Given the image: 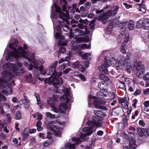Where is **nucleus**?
Wrapping results in <instances>:
<instances>
[{"mask_svg":"<svg viewBox=\"0 0 149 149\" xmlns=\"http://www.w3.org/2000/svg\"><path fill=\"white\" fill-rule=\"evenodd\" d=\"M10 47L12 49L13 51L8 53V55L6 58V60L8 61L12 62V59L14 58L16 59H23L24 58L27 59L29 61L33 64L34 66L30 65L29 68L31 70L34 67L36 70H38V67L35 64H36V61L34 58V54L30 53L29 52H25V50L27 49L28 47L26 44L23 45V48L20 46H17L15 43L10 45Z\"/></svg>","mask_w":149,"mask_h":149,"instance_id":"nucleus-1","label":"nucleus"},{"mask_svg":"<svg viewBox=\"0 0 149 149\" xmlns=\"http://www.w3.org/2000/svg\"><path fill=\"white\" fill-rule=\"evenodd\" d=\"M17 63L18 66L15 64L7 63L3 65V69L4 71L2 73V75L3 76L2 79L0 78V88H4L6 83L4 79L5 78H12L15 76H18L19 73L17 71L19 68H20V72L24 73L25 72L24 69L21 67L22 64L20 61H17Z\"/></svg>","mask_w":149,"mask_h":149,"instance_id":"nucleus-2","label":"nucleus"},{"mask_svg":"<svg viewBox=\"0 0 149 149\" xmlns=\"http://www.w3.org/2000/svg\"><path fill=\"white\" fill-rule=\"evenodd\" d=\"M94 114L95 116L93 117V121H88L87 122L89 127H85L82 129V132L85 133L82 134H85L86 138L87 136L90 135L93 133V129L94 127H98L102 126V124L99 121L103 120L104 117L106 116L105 113L100 111H95Z\"/></svg>","mask_w":149,"mask_h":149,"instance_id":"nucleus-3","label":"nucleus"},{"mask_svg":"<svg viewBox=\"0 0 149 149\" xmlns=\"http://www.w3.org/2000/svg\"><path fill=\"white\" fill-rule=\"evenodd\" d=\"M57 64V61H56L49 67V72L47 74L48 75H50L53 71L50 77V80L54 85L62 84L63 83V79L61 77H60L62 74V72H58L56 71V67Z\"/></svg>","mask_w":149,"mask_h":149,"instance_id":"nucleus-4","label":"nucleus"},{"mask_svg":"<svg viewBox=\"0 0 149 149\" xmlns=\"http://www.w3.org/2000/svg\"><path fill=\"white\" fill-rule=\"evenodd\" d=\"M61 102V104L59 106L58 109L55 107V104L53 100L50 99L47 100V103L49 106L52 108V110L54 112L58 113L60 112L61 113H64L66 111L67 109V106L66 103L69 102V99L67 98H62L60 100Z\"/></svg>","mask_w":149,"mask_h":149,"instance_id":"nucleus-5","label":"nucleus"},{"mask_svg":"<svg viewBox=\"0 0 149 149\" xmlns=\"http://www.w3.org/2000/svg\"><path fill=\"white\" fill-rule=\"evenodd\" d=\"M91 46H88L86 44H82L81 45H78L77 46L73 45L71 47V49L75 50L76 53L79 55L81 56L82 59L90 60L91 59V54L90 53H86L84 55H82V52L81 50L79 49H90Z\"/></svg>","mask_w":149,"mask_h":149,"instance_id":"nucleus-6","label":"nucleus"},{"mask_svg":"<svg viewBox=\"0 0 149 149\" xmlns=\"http://www.w3.org/2000/svg\"><path fill=\"white\" fill-rule=\"evenodd\" d=\"M53 6L56 9V12L59 13V17L61 19L63 22L61 21L60 23V25L61 26H63L64 22H65L67 24H69V23L66 18L68 17L69 13L68 11L66 10V4H63V10L64 12H65V13H62L61 12V8L58 6L55 3L53 4Z\"/></svg>","mask_w":149,"mask_h":149,"instance_id":"nucleus-7","label":"nucleus"},{"mask_svg":"<svg viewBox=\"0 0 149 149\" xmlns=\"http://www.w3.org/2000/svg\"><path fill=\"white\" fill-rule=\"evenodd\" d=\"M86 135L85 134H81L79 138H74L72 139L73 141H75L74 144L68 143L65 145V148H62L61 149H65V148H68L69 149H75V146L76 144L80 143L81 141H84L86 139Z\"/></svg>","mask_w":149,"mask_h":149,"instance_id":"nucleus-8","label":"nucleus"},{"mask_svg":"<svg viewBox=\"0 0 149 149\" xmlns=\"http://www.w3.org/2000/svg\"><path fill=\"white\" fill-rule=\"evenodd\" d=\"M54 122L51 121L48 122L47 125V129L49 130L54 131L55 132L54 134L56 136L60 137L61 135V133L60 132L61 129L59 127H57V126L54 125Z\"/></svg>","mask_w":149,"mask_h":149,"instance_id":"nucleus-9","label":"nucleus"},{"mask_svg":"<svg viewBox=\"0 0 149 149\" xmlns=\"http://www.w3.org/2000/svg\"><path fill=\"white\" fill-rule=\"evenodd\" d=\"M119 8L118 6H116L114 9L109 10L102 17V23L105 24L109 17L113 16L116 15L118 10Z\"/></svg>","mask_w":149,"mask_h":149,"instance_id":"nucleus-10","label":"nucleus"},{"mask_svg":"<svg viewBox=\"0 0 149 149\" xmlns=\"http://www.w3.org/2000/svg\"><path fill=\"white\" fill-rule=\"evenodd\" d=\"M57 31L56 33L55 37L56 39L59 38L58 42V45L60 46H65L67 44V40L65 39L64 36L60 37L61 34V28L59 26H57L56 27Z\"/></svg>","mask_w":149,"mask_h":149,"instance_id":"nucleus-11","label":"nucleus"},{"mask_svg":"<svg viewBox=\"0 0 149 149\" xmlns=\"http://www.w3.org/2000/svg\"><path fill=\"white\" fill-rule=\"evenodd\" d=\"M93 102L96 108L102 109L103 110H107V108L104 106L105 104L104 101L102 100L96 101L93 100Z\"/></svg>","mask_w":149,"mask_h":149,"instance_id":"nucleus-12","label":"nucleus"},{"mask_svg":"<svg viewBox=\"0 0 149 149\" xmlns=\"http://www.w3.org/2000/svg\"><path fill=\"white\" fill-rule=\"evenodd\" d=\"M145 69V67L143 65L141 64V62H139L136 66V74L139 76L143 73Z\"/></svg>","mask_w":149,"mask_h":149,"instance_id":"nucleus-13","label":"nucleus"},{"mask_svg":"<svg viewBox=\"0 0 149 149\" xmlns=\"http://www.w3.org/2000/svg\"><path fill=\"white\" fill-rule=\"evenodd\" d=\"M99 79L103 80L104 82H107V84H110L111 83V81L109 78L103 74H101L99 76Z\"/></svg>","mask_w":149,"mask_h":149,"instance_id":"nucleus-14","label":"nucleus"},{"mask_svg":"<svg viewBox=\"0 0 149 149\" xmlns=\"http://www.w3.org/2000/svg\"><path fill=\"white\" fill-rule=\"evenodd\" d=\"M110 66L109 63L107 62H105L103 63L101 65L102 68L104 72L106 74H109V72L107 70V68Z\"/></svg>","mask_w":149,"mask_h":149,"instance_id":"nucleus-15","label":"nucleus"},{"mask_svg":"<svg viewBox=\"0 0 149 149\" xmlns=\"http://www.w3.org/2000/svg\"><path fill=\"white\" fill-rule=\"evenodd\" d=\"M74 39L75 41L77 42L80 43L81 42H88L89 40V38L88 36H85L84 38L82 37H79L77 39L74 38Z\"/></svg>","mask_w":149,"mask_h":149,"instance_id":"nucleus-16","label":"nucleus"},{"mask_svg":"<svg viewBox=\"0 0 149 149\" xmlns=\"http://www.w3.org/2000/svg\"><path fill=\"white\" fill-rule=\"evenodd\" d=\"M80 24L78 25V27L80 29H86V21L82 19L79 20Z\"/></svg>","mask_w":149,"mask_h":149,"instance_id":"nucleus-17","label":"nucleus"},{"mask_svg":"<svg viewBox=\"0 0 149 149\" xmlns=\"http://www.w3.org/2000/svg\"><path fill=\"white\" fill-rule=\"evenodd\" d=\"M107 85L109 84H107V82L102 81L99 83L98 86L101 90H106L107 89L106 87Z\"/></svg>","mask_w":149,"mask_h":149,"instance_id":"nucleus-18","label":"nucleus"},{"mask_svg":"<svg viewBox=\"0 0 149 149\" xmlns=\"http://www.w3.org/2000/svg\"><path fill=\"white\" fill-rule=\"evenodd\" d=\"M137 132L139 135L141 137H142L144 135H146L145 130L144 128H137Z\"/></svg>","mask_w":149,"mask_h":149,"instance_id":"nucleus-19","label":"nucleus"},{"mask_svg":"<svg viewBox=\"0 0 149 149\" xmlns=\"http://www.w3.org/2000/svg\"><path fill=\"white\" fill-rule=\"evenodd\" d=\"M143 24L144 26V29H147L149 26V19L148 18H145L143 21Z\"/></svg>","mask_w":149,"mask_h":149,"instance_id":"nucleus-20","label":"nucleus"},{"mask_svg":"<svg viewBox=\"0 0 149 149\" xmlns=\"http://www.w3.org/2000/svg\"><path fill=\"white\" fill-rule=\"evenodd\" d=\"M130 148L131 149H134L136 147V141L133 139H131L129 143Z\"/></svg>","mask_w":149,"mask_h":149,"instance_id":"nucleus-21","label":"nucleus"},{"mask_svg":"<svg viewBox=\"0 0 149 149\" xmlns=\"http://www.w3.org/2000/svg\"><path fill=\"white\" fill-rule=\"evenodd\" d=\"M12 89L10 87H8L7 89H5L2 90V93L6 95L8 94H10L12 92Z\"/></svg>","mask_w":149,"mask_h":149,"instance_id":"nucleus-22","label":"nucleus"},{"mask_svg":"<svg viewBox=\"0 0 149 149\" xmlns=\"http://www.w3.org/2000/svg\"><path fill=\"white\" fill-rule=\"evenodd\" d=\"M128 88V90L129 91L133 92L135 89L134 84L133 83H130L127 85Z\"/></svg>","mask_w":149,"mask_h":149,"instance_id":"nucleus-23","label":"nucleus"},{"mask_svg":"<svg viewBox=\"0 0 149 149\" xmlns=\"http://www.w3.org/2000/svg\"><path fill=\"white\" fill-rule=\"evenodd\" d=\"M118 19L117 18H115L113 20L111 21L110 23L109 24V25L110 26H113L114 25L119 24Z\"/></svg>","mask_w":149,"mask_h":149,"instance_id":"nucleus-24","label":"nucleus"},{"mask_svg":"<svg viewBox=\"0 0 149 149\" xmlns=\"http://www.w3.org/2000/svg\"><path fill=\"white\" fill-rule=\"evenodd\" d=\"M134 22L132 21H130L128 24V26L129 30H132L134 29Z\"/></svg>","mask_w":149,"mask_h":149,"instance_id":"nucleus-25","label":"nucleus"},{"mask_svg":"<svg viewBox=\"0 0 149 149\" xmlns=\"http://www.w3.org/2000/svg\"><path fill=\"white\" fill-rule=\"evenodd\" d=\"M146 8L145 6L143 4L141 6V7L140 9H139V11L140 13L142 14L145 13L146 12Z\"/></svg>","mask_w":149,"mask_h":149,"instance_id":"nucleus-26","label":"nucleus"},{"mask_svg":"<svg viewBox=\"0 0 149 149\" xmlns=\"http://www.w3.org/2000/svg\"><path fill=\"white\" fill-rule=\"evenodd\" d=\"M117 85L119 88L124 89L125 87V82L123 81H120L118 82L117 84Z\"/></svg>","mask_w":149,"mask_h":149,"instance_id":"nucleus-27","label":"nucleus"},{"mask_svg":"<svg viewBox=\"0 0 149 149\" xmlns=\"http://www.w3.org/2000/svg\"><path fill=\"white\" fill-rule=\"evenodd\" d=\"M109 62L111 65L113 66L115 65L117 63L116 59L115 58L113 57H112L111 58Z\"/></svg>","mask_w":149,"mask_h":149,"instance_id":"nucleus-28","label":"nucleus"},{"mask_svg":"<svg viewBox=\"0 0 149 149\" xmlns=\"http://www.w3.org/2000/svg\"><path fill=\"white\" fill-rule=\"evenodd\" d=\"M136 27L138 28H143L144 29V26L143 24V21L139 20L138 21L136 24Z\"/></svg>","mask_w":149,"mask_h":149,"instance_id":"nucleus-29","label":"nucleus"},{"mask_svg":"<svg viewBox=\"0 0 149 149\" xmlns=\"http://www.w3.org/2000/svg\"><path fill=\"white\" fill-rule=\"evenodd\" d=\"M21 118V114L20 111H17L15 115V118L17 120H20Z\"/></svg>","mask_w":149,"mask_h":149,"instance_id":"nucleus-30","label":"nucleus"},{"mask_svg":"<svg viewBox=\"0 0 149 149\" xmlns=\"http://www.w3.org/2000/svg\"><path fill=\"white\" fill-rule=\"evenodd\" d=\"M39 70L41 74L44 75L45 74L47 73V70L46 69H43V65L40 66L39 67Z\"/></svg>","mask_w":149,"mask_h":149,"instance_id":"nucleus-31","label":"nucleus"},{"mask_svg":"<svg viewBox=\"0 0 149 149\" xmlns=\"http://www.w3.org/2000/svg\"><path fill=\"white\" fill-rule=\"evenodd\" d=\"M79 72H77V73L75 72V75H76V74L77 73V75L80 78V79L82 80H83L84 81H86V78L84 77V76L81 74H79Z\"/></svg>","mask_w":149,"mask_h":149,"instance_id":"nucleus-32","label":"nucleus"},{"mask_svg":"<svg viewBox=\"0 0 149 149\" xmlns=\"http://www.w3.org/2000/svg\"><path fill=\"white\" fill-rule=\"evenodd\" d=\"M83 64V63L80 62L77 67L78 70L81 72H83L84 70V67Z\"/></svg>","mask_w":149,"mask_h":149,"instance_id":"nucleus-33","label":"nucleus"},{"mask_svg":"<svg viewBox=\"0 0 149 149\" xmlns=\"http://www.w3.org/2000/svg\"><path fill=\"white\" fill-rule=\"evenodd\" d=\"M125 45H126L124 43H123L122 44L121 47L120 51L123 54H125L126 52V51L125 49Z\"/></svg>","mask_w":149,"mask_h":149,"instance_id":"nucleus-34","label":"nucleus"},{"mask_svg":"<svg viewBox=\"0 0 149 149\" xmlns=\"http://www.w3.org/2000/svg\"><path fill=\"white\" fill-rule=\"evenodd\" d=\"M143 78L144 79L148 80L147 81V86H149V72H147L144 76Z\"/></svg>","mask_w":149,"mask_h":149,"instance_id":"nucleus-35","label":"nucleus"},{"mask_svg":"<svg viewBox=\"0 0 149 149\" xmlns=\"http://www.w3.org/2000/svg\"><path fill=\"white\" fill-rule=\"evenodd\" d=\"M97 94V97L100 98H104V96L103 93L100 91L98 92Z\"/></svg>","mask_w":149,"mask_h":149,"instance_id":"nucleus-36","label":"nucleus"},{"mask_svg":"<svg viewBox=\"0 0 149 149\" xmlns=\"http://www.w3.org/2000/svg\"><path fill=\"white\" fill-rule=\"evenodd\" d=\"M21 101L22 102V104H24V105L29 103V99L26 98H24V99L21 100Z\"/></svg>","mask_w":149,"mask_h":149,"instance_id":"nucleus-37","label":"nucleus"},{"mask_svg":"<svg viewBox=\"0 0 149 149\" xmlns=\"http://www.w3.org/2000/svg\"><path fill=\"white\" fill-rule=\"evenodd\" d=\"M66 52V51L65 48L63 47H60L59 49V51L57 52L58 54L59 53H65Z\"/></svg>","mask_w":149,"mask_h":149,"instance_id":"nucleus-38","label":"nucleus"},{"mask_svg":"<svg viewBox=\"0 0 149 149\" xmlns=\"http://www.w3.org/2000/svg\"><path fill=\"white\" fill-rule=\"evenodd\" d=\"M128 102L127 100L122 104L123 107L125 109H127L128 108Z\"/></svg>","mask_w":149,"mask_h":149,"instance_id":"nucleus-39","label":"nucleus"},{"mask_svg":"<svg viewBox=\"0 0 149 149\" xmlns=\"http://www.w3.org/2000/svg\"><path fill=\"white\" fill-rule=\"evenodd\" d=\"M129 40V35L127 34L126 35H125V37H124L123 42H128Z\"/></svg>","mask_w":149,"mask_h":149,"instance_id":"nucleus-40","label":"nucleus"},{"mask_svg":"<svg viewBox=\"0 0 149 149\" xmlns=\"http://www.w3.org/2000/svg\"><path fill=\"white\" fill-rule=\"evenodd\" d=\"M46 117L47 118H54L55 116L54 115H52L51 113L49 112L46 113Z\"/></svg>","mask_w":149,"mask_h":149,"instance_id":"nucleus-41","label":"nucleus"},{"mask_svg":"<svg viewBox=\"0 0 149 149\" xmlns=\"http://www.w3.org/2000/svg\"><path fill=\"white\" fill-rule=\"evenodd\" d=\"M94 21L92 20L90 24H89V28L91 29H93L94 28Z\"/></svg>","mask_w":149,"mask_h":149,"instance_id":"nucleus-42","label":"nucleus"},{"mask_svg":"<svg viewBox=\"0 0 149 149\" xmlns=\"http://www.w3.org/2000/svg\"><path fill=\"white\" fill-rule=\"evenodd\" d=\"M141 93V91L140 89H137L134 93L133 95L136 96L138 95H140Z\"/></svg>","mask_w":149,"mask_h":149,"instance_id":"nucleus-43","label":"nucleus"},{"mask_svg":"<svg viewBox=\"0 0 149 149\" xmlns=\"http://www.w3.org/2000/svg\"><path fill=\"white\" fill-rule=\"evenodd\" d=\"M66 67V65L65 64L63 63L59 67V69L61 70H63Z\"/></svg>","mask_w":149,"mask_h":149,"instance_id":"nucleus-44","label":"nucleus"},{"mask_svg":"<svg viewBox=\"0 0 149 149\" xmlns=\"http://www.w3.org/2000/svg\"><path fill=\"white\" fill-rule=\"evenodd\" d=\"M80 62L76 61L73 63L72 65V67L74 68H77Z\"/></svg>","mask_w":149,"mask_h":149,"instance_id":"nucleus-45","label":"nucleus"},{"mask_svg":"<svg viewBox=\"0 0 149 149\" xmlns=\"http://www.w3.org/2000/svg\"><path fill=\"white\" fill-rule=\"evenodd\" d=\"M69 54L67 53L68 56L66 57L64 59L65 61H69L70 60V56H71V53L70 52H69Z\"/></svg>","mask_w":149,"mask_h":149,"instance_id":"nucleus-46","label":"nucleus"},{"mask_svg":"<svg viewBox=\"0 0 149 149\" xmlns=\"http://www.w3.org/2000/svg\"><path fill=\"white\" fill-rule=\"evenodd\" d=\"M118 102L120 103H121V104L125 102L126 100V98L125 97V98H119L118 99Z\"/></svg>","mask_w":149,"mask_h":149,"instance_id":"nucleus-47","label":"nucleus"},{"mask_svg":"<svg viewBox=\"0 0 149 149\" xmlns=\"http://www.w3.org/2000/svg\"><path fill=\"white\" fill-rule=\"evenodd\" d=\"M77 30H78V36H82L84 35L85 33H84V31L82 30H79L78 29H77Z\"/></svg>","mask_w":149,"mask_h":149,"instance_id":"nucleus-48","label":"nucleus"},{"mask_svg":"<svg viewBox=\"0 0 149 149\" xmlns=\"http://www.w3.org/2000/svg\"><path fill=\"white\" fill-rule=\"evenodd\" d=\"M36 114H37V119L39 120H40L42 118V115L38 112H37Z\"/></svg>","mask_w":149,"mask_h":149,"instance_id":"nucleus-49","label":"nucleus"},{"mask_svg":"<svg viewBox=\"0 0 149 149\" xmlns=\"http://www.w3.org/2000/svg\"><path fill=\"white\" fill-rule=\"evenodd\" d=\"M0 100H3L5 101L7 100V99L4 95L0 94Z\"/></svg>","mask_w":149,"mask_h":149,"instance_id":"nucleus-50","label":"nucleus"},{"mask_svg":"<svg viewBox=\"0 0 149 149\" xmlns=\"http://www.w3.org/2000/svg\"><path fill=\"white\" fill-rule=\"evenodd\" d=\"M91 3L89 2H86L85 4V7L88 9L91 6Z\"/></svg>","mask_w":149,"mask_h":149,"instance_id":"nucleus-51","label":"nucleus"},{"mask_svg":"<svg viewBox=\"0 0 149 149\" xmlns=\"http://www.w3.org/2000/svg\"><path fill=\"white\" fill-rule=\"evenodd\" d=\"M139 125L142 127H144L145 125V124L143 120H140L139 121Z\"/></svg>","mask_w":149,"mask_h":149,"instance_id":"nucleus-52","label":"nucleus"},{"mask_svg":"<svg viewBox=\"0 0 149 149\" xmlns=\"http://www.w3.org/2000/svg\"><path fill=\"white\" fill-rule=\"evenodd\" d=\"M22 136L23 137V141L25 140V139L28 137V134L24 132L22 134Z\"/></svg>","mask_w":149,"mask_h":149,"instance_id":"nucleus-53","label":"nucleus"},{"mask_svg":"<svg viewBox=\"0 0 149 149\" xmlns=\"http://www.w3.org/2000/svg\"><path fill=\"white\" fill-rule=\"evenodd\" d=\"M123 5L125 6V7L128 9L132 7V6L131 5L128 4L126 3H123Z\"/></svg>","mask_w":149,"mask_h":149,"instance_id":"nucleus-54","label":"nucleus"},{"mask_svg":"<svg viewBox=\"0 0 149 149\" xmlns=\"http://www.w3.org/2000/svg\"><path fill=\"white\" fill-rule=\"evenodd\" d=\"M139 114V112L137 110H136L135 111V113L134 115L132 116V118L134 119L135 118L136 116H137Z\"/></svg>","mask_w":149,"mask_h":149,"instance_id":"nucleus-55","label":"nucleus"},{"mask_svg":"<svg viewBox=\"0 0 149 149\" xmlns=\"http://www.w3.org/2000/svg\"><path fill=\"white\" fill-rule=\"evenodd\" d=\"M71 70V69L70 68H67L65 70L63 71L62 73H63L64 74H67Z\"/></svg>","mask_w":149,"mask_h":149,"instance_id":"nucleus-56","label":"nucleus"},{"mask_svg":"<svg viewBox=\"0 0 149 149\" xmlns=\"http://www.w3.org/2000/svg\"><path fill=\"white\" fill-rule=\"evenodd\" d=\"M143 4H137L135 5V7L138 9L139 11V9H140L141 7V6Z\"/></svg>","mask_w":149,"mask_h":149,"instance_id":"nucleus-57","label":"nucleus"},{"mask_svg":"<svg viewBox=\"0 0 149 149\" xmlns=\"http://www.w3.org/2000/svg\"><path fill=\"white\" fill-rule=\"evenodd\" d=\"M44 63V61L42 59H40L37 62V64L38 65H42Z\"/></svg>","mask_w":149,"mask_h":149,"instance_id":"nucleus-58","label":"nucleus"},{"mask_svg":"<svg viewBox=\"0 0 149 149\" xmlns=\"http://www.w3.org/2000/svg\"><path fill=\"white\" fill-rule=\"evenodd\" d=\"M125 82H127V85H128V84L130 83H132L131 82V81L132 80V79L129 78H125Z\"/></svg>","mask_w":149,"mask_h":149,"instance_id":"nucleus-59","label":"nucleus"},{"mask_svg":"<svg viewBox=\"0 0 149 149\" xmlns=\"http://www.w3.org/2000/svg\"><path fill=\"white\" fill-rule=\"evenodd\" d=\"M143 104L145 107H149V101H146Z\"/></svg>","mask_w":149,"mask_h":149,"instance_id":"nucleus-60","label":"nucleus"},{"mask_svg":"<svg viewBox=\"0 0 149 149\" xmlns=\"http://www.w3.org/2000/svg\"><path fill=\"white\" fill-rule=\"evenodd\" d=\"M52 134L50 132H48L47 138L49 139H51L52 138Z\"/></svg>","mask_w":149,"mask_h":149,"instance_id":"nucleus-61","label":"nucleus"},{"mask_svg":"<svg viewBox=\"0 0 149 149\" xmlns=\"http://www.w3.org/2000/svg\"><path fill=\"white\" fill-rule=\"evenodd\" d=\"M137 102V100L136 99H135L133 100V104L132 106H133L134 107H136V105Z\"/></svg>","mask_w":149,"mask_h":149,"instance_id":"nucleus-62","label":"nucleus"},{"mask_svg":"<svg viewBox=\"0 0 149 149\" xmlns=\"http://www.w3.org/2000/svg\"><path fill=\"white\" fill-rule=\"evenodd\" d=\"M39 137L42 138V139H45V138L44 134L43 133H39Z\"/></svg>","mask_w":149,"mask_h":149,"instance_id":"nucleus-63","label":"nucleus"},{"mask_svg":"<svg viewBox=\"0 0 149 149\" xmlns=\"http://www.w3.org/2000/svg\"><path fill=\"white\" fill-rule=\"evenodd\" d=\"M145 130V131H146V132L145 133L146 135H147L149 136V127H148L147 128H146Z\"/></svg>","mask_w":149,"mask_h":149,"instance_id":"nucleus-64","label":"nucleus"}]
</instances>
